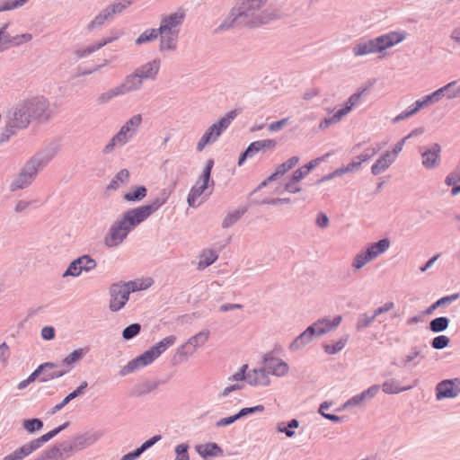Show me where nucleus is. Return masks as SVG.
<instances>
[{
    "label": "nucleus",
    "instance_id": "nucleus-53",
    "mask_svg": "<svg viewBox=\"0 0 460 460\" xmlns=\"http://www.w3.org/2000/svg\"><path fill=\"white\" fill-rule=\"evenodd\" d=\"M82 271H83V270L80 267V264L76 263V260H75L74 261H72L70 263V265L67 268L66 271L65 272L64 276L70 275V276L76 277V276L80 275V273Z\"/></svg>",
    "mask_w": 460,
    "mask_h": 460
},
{
    "label": "nucleus",
    "instance_id": "nucleus-52",
    "mask_svg": "<svg viewBox=\"0 0 460 460\" xmlns=\"http://www.w3.org/2000/svg\"><path fill=\"white\" fill-rule=\"evenodd\" d=\"M330 156V154H325L323 156L317 157L315 159L311 160L309 163L304 165L305 169H307V172L309 173L311 170L315 168L317 165H319L321 163L324 162L328 157Z\"/></svg>",
    "mask_w": 460,
    "mask_h": 460
},
{
    "label": "nucleus",
    "instance_id": "nucleus-22",
    "mask_svg": "<svg viewBox=\"0 0 460 460\" xmlns=\"http://www.w3.org/2000/svg\"><path fill=\"white\" fill-rule=\"evenodd\" d=\"M455 82H451L445 86L439 88L438 90L435 91L433 93L425 96L422 100H418L415 102L414 105L416 106L417 110L419 111L422 107L428 105L429 103L437 102L439 100L440 95L443 92L447 91L451 92V88L453 85H455Z\"/></svg>",
    "mask_w": 460,
    "mask_h": 460
},
{
    "label": "nucleus",
    "instance_id": "nucleus-1",
    "mask_svg": "<svg viewBox=\"0 0 460 460\" xmlns=\"http://www.w3.org/2000/svg\"><path fill=\"white\" fill-rule=\"evenodd\" d=\"M267 0H241L231 11L226 21L220 24L218 31H225L234 26L256 27L268 23L274 16L260 10Z\"/></svg>",
    "mask_w": 460,
    "mask_h": 460
},
{
    "label": "nucleus",
    "instance_id": "nucleus-10",
    "mask_svg": "<svg viewBox=\"0 0 460 460\" xmlns=\"http://www.w3.org/2000/svg\"><path fill=\"white\" fill-rule=\"evenodd\" d=\"M131 4L130 0H118L117 3L102 10L90 23L89 27L102 25L107 19L111 18L114 14L121 13L127 6Z\"/></svg>",
    "mask_w": 460,
    "mask_h": 460
},
{
    "label": "nucleus",
    "instance_id": "nucleus-62",
    "mask_svg": "<svg viewBox=\"0 0 460 460\" xmlns=\"http://www.w3.org/2000/svg\"><path fill=\"white\" fill-rule=\"evenodd\" d=\"M38 378V372H36V370H34L29 376L27 379L25 380H22L19 383L18 385V388L19 389H24L28 385H30L31 383L34 382L36 379Z\"/></svg>",
    "mask_w": 460,
    "mask_h": 460
},
{
    "label": "nucleus",
    "instance_id": "nucleus-50",
    "mask_svg": "<svg viewBox=\"0 0 460 460\" xmlns=\"http://www.w3.org/2000/svg\"><path fill=\"white\" fill-rule=\"evenodd\" d=\"M119 89L117 86V87L101 94L99 96V102L101 103H105V102H109L110 100H111L113 97L121 95L122 93H119Z\"/></svg>",
    "mask_w": 460,
    "mask_h": 460
},
{
    "label": "nucleus",
    "instance_id": "nucleus-48",
    "mask_svg": "<svg viewBox=\"0 0 460 460\" xmlns=\"http://www.w3.org/2000/svg\"><path fill=\"white\" fill-rule=\"evenodd\" d=\"M189 446L187 444H180L175 447V460H190L188 454Z\"/></svg>",
    "mask_w": 460,
    "mask_h": 460
},
{
    "label": "nucleus",
    "instance_id": "nucleus-3",
    "mask_svg": "<svg viewBox=\"0 0 460 460\" xmlns=\"http://www.w3.org/2000/svg\"><path fill=\"white\" fill-rule=\"evenodd\" d=\"M341 320L342 317L341 315L334 317L332 321L327 318L318 320L292 342L291 349H297L302 345L312 341L314 335L321 336L335 329L341 323Z\"/></svg>",
    "mask_w": 460,
    "mask_h": 460
},
{
    "label": "nucleus",
    "instance_id": "nucleus-44",
    "mask_svg": "<svg viewBox=\"0 0 460 460\" xmlns=\"http://www.w3.org/2000/svg\"><path fill=\"white\" fill-rule=\"evenodd\" d=\"M23 427L29 433H33L36 430L41 429L43 427V423L39 419H31L24 420Z\"/></svg>",
    "mask_w": 460,
    "mask_h": 460
},
{
    "label": "nucleus",
    "instance_id": "nucleus-9",
    "mask_svg": "<svg viewBox=\"0 0 460 460\" xmlns=\"http://www.w3.org/2000/svg\"><path fill=\"white\" fill-rule=\"evenodd\" d=\"M110 308L116 312L120 310L128 300V289L120 284H113L110 288Z\"/></svg>",
    "mask_w": 460,
    "mask_h": 460
},
{
    "label": "nucleus",
    "instance_id": "nucleus-39",
    "mask_svg": "<svg viewBox=\"0 0 460 460\" xmlns=\"http://www.w3.org/2000/svg\"><path fill=\"white\" fill-rule=\"evenodd\" d=\"M449 320L447 317H438L429 323V328L434 332H440L448 327Z\"/></svg>",
    "mask_w": 460,
    "mask_h": 460
},
{
    "label": "nucleus",
    "instance_id": "nucleus-2",
    "mask_svg": "<svg viewBox=\"0 0 460 460\" xmlns=\"http://www.w3.org/2000/svg\"><path fill=\"white\" fill-rule=\"evenodd\" d=\"M176 338L172 335L164 338L158 343L151 347L143 354L129 361L120 371L122 376L128 375L138 368L146 367L154 362L170 346L175 343Z\"/></svg>",
    "mask_w": 460,
    "mask_h": 460
},
{
    "label": "nucleus",
    "instance_id": "nucleus-60",
    "mask_svg": "<svg viewBox=\"0 0 460 460\" xmlns=\"http://www.w3.org/2000/svg\"><path fill=\"white\" fill-rule=\"evenodd\" d=\"M460 181V173L458 172H453L449 173L445 180V182L448 186L456 185Z\"/></svg>",
    "mask_w": 460,
    "mask_h": 460
},
{
    "label": "nucleus",
    "instance_id": "nucleus-8",
    "mask_svg": "<svg viewBox=\"0 0 460 460\" xmlns=\"http://www.w3.org/2000/svg\"><path fill=\"white\" fill-rule=\"evenodd\" d=\"M67 426V423H65L61 426H59L57 429H54L48 433L42 435L41 437L33 439L19 448H17V451L19 452L21 457L23 459L37 449H39L44 443L50 440L52 438H54L57 434H58L61 430H63Z\"/></svg>",
    "mask_w": 460,
    "mask_h": 460
},
{
    "label": "nucleus",
    "instance_id": "nucleus-49",
    "mask_svg": "<svg viewBox=\"0 0 460 460\" xmlns=\"http://www.w3.org/2000/svg\"><path fill=\"white\" fill-rule=\"evenodd\" d=\"M449 338L445 335H440L433 339L432 347L436 349L446 348L449 344Z\"/></svg>",
    "mask_w": 460,
    "mask_h": 460
},
{
    "label": "nucleus",
    "instance_id": "nucleus-64",
    "mask_svg": "<svg viewBox=\"0 0 460 460\" xmlns=\"http://www.w3.org/2000/svg\"><path fill=\"white\" fill-rule=\"evenodd\" d=\"M308 174L307 172V169H305L304 166L298 168L297 170H296L293 174H292V178H293V181H301L302 179H304L306 175Z\"/></svg>",
    "mask_w": 460,
    "mask_h": 460
},
{
    "label": "nucleus",
    "instance_id": "nucleus-35",
    "mask_svg": "<svg viewBox=\"0 0 460 460\" xmlns=\"http://www.w3.org/2000/svg\"><path fill=\"white\" fill-rule=\"evenodd\" d=\"M129 179V172L127 169L120 170L114 177V179L108 185L110 190H117L121 185L128 182Z\"/></svg>",
    "mask_w": 460,
    "mask_h": 460
},
{
    "label": "nucleus",
    "instance_id": "nucleus-29",
    "mask_svg": "<svg viewBox=\"0 0 460 460\" xmlns=\"http://www.w3.org/2000/svg\"><path fill=\"white\" fill-rule=\"evenodd\" d=\"M378 52L375 39L357 44L353 49L355 56H364L371 53Z\"/></svg>",
    "mask_w": 460,
    "mask_h": 460
},
{
    "label": "nucleus",
    "instance_id": "nucleus-21",
    "mask_svg": "<svg viewBox=\"0 0 460 460\" xmlns=\"http://www.w3.org/2000/svg\"><path fill=\"white\" fill-rule=\"evenodd\" d=\"M440 146L435 144L428 151L422 153V164L428 169L434 168L437 166L440 160Z\"/></svg>",
    "mask_w": 460,
    "mask_h": 460
},
{
    "label": "nucleus",
    "instance_id": "nucleus-40",
    "mask_svg": "<svg viewBox=\"0 0 460 460\" xmlns=\"http://www.w3.org/2000/svg\"><path fill=\"white\" fill-rule=\"evenodd\" d=\"M159 31L156 29H149L145 31L137 40L136 43L137 45L152 41L158 37Z\"/></svg>",
    "mask_w": 460,
    "mask_h": 460
},
{
    "label": "nucleus",
    "instance_id": "nucleus-4",
    "mask_svg": "<svg viewBox=\"0 0 460 460\" xmlns=\"http://www.w3.org/2000/svg\"><path fill=\"white\" fill-rule=\"evenodd\" d=\"M164 199H156L151 204L140 206L126 211L119 219L126 227L131 231L138 225L146 220L164 203Z\"/></svg>",
    "mask_w": 460,
    "mask_h": 460
},
{
    "label": "nucleus",
    "instance_id": "nucleus-19",
    "mask_svg": "<svg viewBox=\"0 0 460 460\" xmlns=\"http://www.w3.org/2000/svg\"><path fill=\"white\" fill-rule=\"evenodd\" d=\"M265 369L277 376H285L288 370V365L280 358L267 357L264 363Z\"/></svg>",
    "mask_w": 460,
    "mask_h": 460
},
{
    "label": "nucleus",
    "instance_id": "nucleus-25",
    "mask_svg": "<svg viewBox=\"0 0 460 460\" xmlns=\"http://www.w3.org/2000/svg\"><path fill=\"white\" fill-rule=\"evenodd\" d=\"M395 158L389 152L384 154L373 165L371 172L374 175H377L386 170L390 164L394 162Z\"/></svg>",
    "mask_w": 460,
    "mask_h": 460
},
{
    "label": "nucleus",
    "instance_id": "nucleus-23",
    "mask_svg": "<svg viewBox=\"0 0 460 460\" xmlns=\"http://www.w3.org/2000/svg\"><path fill=\"white\" fill-rule=\"evenodd\" d=\"M142 85V78L137 73L131 75L127 77L125 82L118 86L119 89V93L126 94L129 92L138 89Z\"/></svg>",
    "mask_w": 460,
    "mask_h": 460
},
{
    "label": "nucleus",
    "instance_id": "nucleus-15",
    "mask_svg": "<svg viewBox=\"0 0 460 460\" xmlns=\"http://www.w3.org/2000/svg\"><path fill=\"white\" fill-rule=\"evenodd\" d=\"M437 398H453L460 393V379L444 380L438 384Z\"/></svg>",
    "mask_w": 460,
    "mask_h": 460
},
{
    "label": "nucleus",
    "instance_id": "nucleus-31",
    "mask_svg": "<svg viewBox=\"0 0 460 460\" xmlns=\"http://www.w3.org/2000/svg\"><path fill=\"white\" fill-rule=\"evenodd\" d=\"M35 172H22L12 183V190L22 189L33 180Z\"/></svg>",
    "mask_w": 460,
    "mask_h": 460
},
{
    "label": "nucleus",
    "instance_id": "nucleus-16",
    "mask_svg": "<svg viewBox=\"0 0 460 460\" xmlns=\"http://www.w3.org/2000/svg\"><path fill=\"white\" fill-rule=\"evenodd\" d=\"M405 38V32L391 31L376 38L375 43L376 44V49L379 52L402 42Z\"/></svg>",
    "mask_w": 460,
    "mask_h": 460
},
{
    "label": "nucleus",
    "instance_id": "nucleus-26",
    "mask_svg": "<svg viewBox=\"0 0 460 460\" xmlns=\"http://www.w3.org/2000/svg\"><path fill=\"white\" fill-rule=\"evenodd\" d=\"M389 246L390 241L386 238L371 244L367 249V252L368 253V259H371L373 261L380 254L384 253L389 248Z\"/></svg>",
    "mask_w": 460,
    "mask_h": 460
},
{
    "label": "nucleus",
    "instance_id": "nucleus-63",
    "mask_svg": "<svg viewBox=\"0 0 460 460\" xmlns=\"http://www.w3.org/2000/svg\"><path fill=\"white\" fill-rule=\"evenodd\" d=\"M241 217L239 212L228 215L223 221V226L228 227L233 225Z\"/></svg>",
    "mask_w": 460,
    "mask_h": 460
},
{
    "label": "nucleus",
    "instance_id": "nucleus-6",
    "mask_svg": "<svg viewBox=\"0 0 460 460\" xmlns=\"http://www.w3.org/2000/svg\"><path fill=\"white\" fill-rule=\"evenodd\" d=\"M142 123V116L140 114L131 117L119 129V131L111 138V142L106 146V149L114 147L115 146L125 145L131 138L137 128Z\"/></svg>",
    "mask_w": 460,
    "mask_h": 460
},
{
    "label": "nucleus",
    "instance_id": "nucleus-41",
    "mask_svg": "<svg viewBox=\"0 0 460 460\" xmlns=\"http://www.w3.org/2000/svg\"><path fill=\"white\" fill-rule=\"evenodd\" d=\"M29 0H13V1H4L0 0V12L13 10L22 6Z\"/></svg>",
    "mask_w": 460,
    "mask_h": 460
},
{
    "label": "nucleus",
    "instance_id": "nucleus-37",
    "mask_svg": "<svg viewBox=\"0 0 460 460\" xmlns=\"http://www.w3.org/2000/svg\"><path fill=\"white\" fill-rule=\"evenodd\" d=\"M359 167H360V162H358L357 160H353L351 163L348 164L346 166L336 169L329 176H327V179H332L333 177L341 176L345 173L352 172L358 170Z\"/></svg>",
    "mask_w": 460,
    "mask_h": 460
},
{
    "label": "nucleus",
    "instance_id": "nucleus-46",
    "mask_svg": "<svg viewBox=\"0 0 460 460\" xmlns=\"http://www.w3.org/2000/svg\"><path fill=\"white\" fill-rule=\"evenodd\" d=\"M346 344V340H340L334 344H324L323 349L328 354H335L341 351Z\"/></svg>",
    "mask_w": 460,
    "mask_h": 460
},
{
    "label": "nucleus",
    "instance_id": "nucleus-11",
    "mask_svg": "<svg viewBox=\"0 0 460 460\" xmlns=\"http://www.w3.org/2000/svg\"><path fill=\"white\" fill-rule=\"evenodd\" d=\"M129 232L126 226L119 220L111 227L104 238V243L108 247L118 246L123 242Z\"/></svg>",
    "mask_w": 460,
    "mask_h": 460
},
{
    "label": "nucleus",
    "instance_id": "nucleus-56",
    "mask_svg": "<svg viewBox=\"0 0 460 460\" xmlns=\"http://www.w3.org/2000/svg\"><path fill=\"white\" fill-rule=\"evenodd\" d=\"M382 389L385 394H398L402 391V389L393 382L384 383Z\"/></svg>",
    "mask_w": 460,
    "mask_h": 460
},
{
    "label": "nucleus",
    "instance_id": "nucleus-7",
    "mask_svg": "<svg viewBox=\"0 0 460 460\" xmlns=\"http://www.w3.org/2000/svg\"><path fill=\"white\" fill-rule=\"evenodd\" d=\"M214 165V161L212 159L208 160L207 165L204 169V172L201 177L197 181L196 184L191 188L189 195H188V204L190 207H197L201 203V200L199 199L204 193V191L208 189V183L210 178V173L212 167Z\"/></svg>",
    "mask_w": 460,
    "mask_h": 460
},
{
    "label": "nucleus",
    "instance_id": "nucleus-27",
    "mask_svg": "<svg viewBox=\"0 0 460 460\" xmlns=\"http://www.w3.org/2000/svg\"><path fill=\"white\" fill-rule=\"evenodd\" d=\"M73 447L71 445H66L63 448L52 447L41 455L43 460H63L64 452H73Z\"/></svg>",
    "mask_w": 460,
    "mask_h": 460
},
{
    "label": "nucleus",
    "instance_id": "nucleus-33",
    "mask_svg": "<svg viewBox=\"0 0 460 460\" xmlns=\"http://www.w3.org/2000/svg\"><path fill=\"white\" fill-rule=\"evenodd\" d=\"M248 382L250 385H268L270 380L264 370H253L252 373L248 376Z\"/></svg>",
    "mask_w": 460,
    "mask_h": 460
},
{
    "label": "nucleus",
    "instance_id": "nucleus-28",
    "mask_svg": "<svg viewBox=\"0 0 460 460\" xmlns=\"http://www.w3.org/2000/svg\"><path fill=\"white\" fill-rule=\"evenodd\" d=\"M198 454L207 458L208 456H216L221 453V448L216 443H207L196 447Z\"/></svg>",
    "mask_w": 460,
    "mask_h": 460
},
{
    "label": "nucleus",
    "instance_id": "nucleus-24",
    "mask_svg": "<svg viewBox=\"0 0 460 460\" xmlns=\"http://www.w3.org/2000/svg\"><path fill=\"white\" fill-rule=\"evenodd\" d=\"M160 68V61L153 60L139 67L137 71L143 79L155 78Z\"/></svg>",
    "mask_w": 460,
    "mask_h": 460
},
{
    "label": "nucleus",
    "instance_id": "nucleus-54",
    "mask_svg": "<svg viewBox=\"0 0 460 460\" xmlns=\"http://www.w3.org/2000/svg\"><path fill=\"white\" fill-rule=\"evenodd\" d=\"M6 25L0 30V50L7 48L8 44L12 42L9 35L5 32Z\"/></svg>",
    "mask_w": 460,
    "mask_h": 460
},
{
    "label": "nucleus",
    "instance_id": "nucleus-58",
    "mask_svg": "<svg viewBox=\"0 0 460 460\" xmlns=\"http://www.w3.org/2000/svg\"><path fill=\"white\" fill-rule=\"evenodd\" d=\"M297 181H293V178L290 177L288 181L286 183L285 190L290 193H296L301 190V188L297 185Z\"/></svg>",
    "mask_w": 460,
    "mask_h": 460
},
{
    "label": "nucleus",
    "instance_id": "nucleus-13",
    "mask_svg": "<svg viewBox=\"0 0 460 460\" xmlns=\"http://www.w3.org/2000/svg\"><path fill=\"white\" fill-rule=\"evenodd\" d=\"M360 97H361V93H354V94H352L349 98V100L346 102L345 106L343 108L340 109L339 111H337L332 118L325 119L324 120H323L320 123L319 128L321 129H325L331 124L339 122L345 115H347L351 111V109L356 104H358V102H359Z\"/></svg>",
    "mask_w": 460,
    "mask_h": 460
},
{
    "label": "nucleus",
    "instance_id": "nucleus-12",
    "mask_svg": "<svg viewBox=\"0 0 460 460\" xmlns=\"http://www.w3.org/2000/svg\"><path fill=\"white\" fill-rule=\"evenodd\" d=\"M185 17L183 11H179L164 16L158 29L159 33H179V26L182 23Z\"/></svg>",
    "mask_w": 460,
    "mask_h": 460
},
{
    "label": "nucleus",
    "instance_id": "nucleus-14",
    "mask_svg": "<svg viewBox=\"0 0 460 460\" xmlns=\"http://www.w3.org/2000/svg\"><path fill=\"white\" fill-rule=\"evenodd\" d=\"M35 370L38 372V377L40 376L41 382L58 378L68 372V369H63L61 366L50 362L40 365Z\"/></svg>",
    "mask_w": 460,
    "mask_h": 460
},
{
    "label": "nucleus",
    "instance_id": "nucleus-59",
    "mask_svg": "<svg viewBox=\"0 0 460 460\" xmlns=\"http://www.w3.org/2000/svg\"><path fill=\"white\" fill-rule=\"evenodd\" d=\"M376 154V151L375 148H368L367 149L363 154H361L360 155H358L356 160L358 162H360L363 163L365 161H367L368 159H370L372 156H374Z\"/></svg>",
    "mask_w": 460,
    "mask_h": 460
},
{
    "label": "nucleus",
    "instance_id": "nucleus-5",
    "mask_svg": "<svg viewBox=\"0 0 460 460\" xmlns=\"http://www.w3.org/2000/svg\"><path fill=\"white\" fill-rule=\"evenodd\" d=\"M236 111H230L226 117L220 119L217 123L213 124L208 128L200 140L198 142V151H202L204 147L210 143L215 142L222 132L230 125L231 121L235 118Z\"/></svg>",
    "mask_w": 460,
    "mask_h": 460
},
{
    "label": "nucleus",
    "instance_id": "nucleus-30",
    "mask_svg": "<svg viewBox=\"0 0 460 460\" xmlns=\"http://www.w3.org/2000/svg\"><path fill=\"white\" fill-rule=\"evenodd\" d=\"M84 354L85 351L83 349L74 350L72 353H70L66 358L63 359L62 364L60 366L63 367V369H68L69 372L74 367V365L82 359Z\"/></svg>",
    "mask_w": 460,
    "mask_h": 460
},
{
    "label": "nucleus",
    "instance_id": "nucleus-18",
    "mask_svg": "<svg viewBox=\"0 0 460 460\" xmlns=\"http://www.w3.org/2000/svg\"><path fill=\"white\" fill-rule=\"evenodd\" d=\"M33 119L31 110L26 102L20 104L13 112V125L16 128H23L28 126L31 119Z\"/></svg>",
    "mask_w": 460,
    "mask_h": 460
},
{
    "label": "nucleus",
    "instance_id": "nucleus-34",
    "mask_svg": "<svg viewBox=\"0 0 460 460\" xmlns=\"http://www.w3.org/2000/svg\"><path fill=\"white\" fill-rule=\"evenodd\" d=\"M161 43L160 49H174L177 44L178 33H160Z\"/></svg>",
    "mask_w": 460,
    "mask_h": 460
},
{
    "label": "nucleus",
    "instance_id": "nucleus-45",
    "mask_svg": "<svg viewBox=\"0 0 460 460\" xmlns=\"http://www.w3.org/2000/svg\"><path fill=\"white\" fill-rule=\"evenodd\" d=\"M141 326L138 323H133L124 329L122 336L126 340L132 339L139 333Z\"/></svg>",
    "mask_w": 460,
    "mask_h": 460
},
{
    "label": "nucleus",
    "instance_id": "nucleus-51",
    "mask_svg": "<svg viewBox=\"0 0 460 460\" xmlns=\"http://www.w3.org/2000/svg\"><path fill=\"white\" fill-rule=\"evenodd\" d=\"M375 318L376 317L374 316V314L372 316H369V315H367L366 314H361L358 317V323H357V328L358 330H360V329L367 327L375 320Z\"/></svg>",
    "mask_w": 460,
    "mask_h": 460
},
{
    "label": "nucleus",
    "instance_id": "nucleus-32",
    "mask_svg": "<svg viewBox=\"0 0 460 460\" xmlns=\"http://www.w3.org/2000/svg\"><path fill=\"white\" fill-rule=\"evenodd\" d=\"M300 159L298 156H292L281 164L278 165L276 168L275 173H273L270 179H272L276 175H283L288 172L289 170L294 168L298 163Z\"/></svg>",
    "mask_w": 460,
    "mask_h": 460
},
{
    "label": "nucleus",
    "instance_id": "nucleus-42",
    "mask_svg": "<svg viewBox=\"0 0 460 460\" xmlns=\"http://www.w3.org/2000/svg\"><path fill=\"white\" fill-rule=\"evenodd\" d=\"M371 261V259H368V253L367 252V251L362 252L355 256L352 266L356 270H359Z\"/></svg>",
    "mask_w": 460,
    "mask_h": 460
},
{
    "label": "nucleus",
    "instance_id": "nucleus-36",
    "mask_svg": "<svg viewBox=\"0 0 460 460\" xmlns=\"http://www.w3.org/2000/svg\"><path fill=\"white\" fill-rule=\"evenodd\" d=\"M147 193V190L144 186L137 187L132 191L126 193L123 198L128 202H136L142 200Z\"/></svg>",
    "mask_w": 460,
    "mask_h": 460
},
{
    "label": "nucleus",
    "instance_id": "nucleus-47",
    "mask_svg": "<svg viewBox=\"0 0 460 460\" xmlns=\"http://www.w3.org/2000/svg\"><path fill=\"white\" fill-rule=\"evenodd\" d=\"M208 332H200L192 338H190L188 343L195 347L202 345L208 341Z\"/></svg>",
    "mask_w": 460,
    "mask_h": 460
},
{
    "label": "nucleus",
    "instance_id": "nucleus-43",
    "mask_svg": "<svg viewBox=\"0 0 460 460\" xmlns=\"http://www.w3.org/2000/svg\"><path fill=\"white\" fill-rule=\"evenodd\" d=\"M76 263H79L82 270L85 271L91 270L96 267L95 261L87 255L76 259Z\"/></svg>",
    "mask_w": 460,
    "mask_h": 460
},
{
    "label": "nucleus",
    "instance_id": "nucleus-61",
    "mask_svg": "<svg viewBox=\"0 0 460 460\" xmlns=\"http://www.w3.org/2000/svg\"><path fill=\"white\" fill-rule=\"evenodd\" d=\"M394 308V302H387L385 303L384 305L376 308L375 311H374V316L376 317L378 316L379 314H383V313H386L392 309Z\"/></svg>",
    "mask_w": 460,
    "mask_h": 460
},
{
    "label": "nucleus",
    "instance_id": "nucleus-17",
    "mask_svg": "<svg viewBox=\"0 0 460 460\" xmlns=\"http://www.w3.org/2000/svg\"><path fill=\"white\" fill-rule=\"evenodd\" d=\"M276 145L277 143L273 139H264L251 143L248 148L240 156L238 164L242 165L247 157H252L259 151L273 149Z\"/></svg>",
    "mask_w": 460,
    "mask_h": 460
},
{
    "label": "nucleus",
    "instance_id": "nucleus-20",
    "mask_svg": "<svg viewBox=\"0 0 460 460\" xmlns=\"http://www.w3.org/2000/svg\"><path fill=\"white\" fill-rule=\"evenodd\" d=\"M26 102L31 110V113L33 119L49 117V115L46 113L49 107L47 100L43 98H35L26 101Z\"/></svg>",
    "mask_w": 460,
    "mask_h": 460
},
{
    "label": "nucleus",
    "instance_id": "nucleus-57",
    "mask_svg": "<svg viewBox=\"0 0 460 460\" xmlns=\"http://www.w3.org/2000/svg\"><path fill=\"white\" fill-rule=\"evenodd\" d=\"M418 111L416 106L414 105L413 108H409L408 110L402 111V113H400L398 116H396L394 119V122H398L400 120H402L404 119H407L409 118L410 116L415 114L416 112Z\"/></svg>",
    "mask_w": 460,
    "mask_h": 460
},
{
    "label": "nucleus",
    "instance_id": "nucleus-55",
    "mask_svg": "<svg viewBox=\"0 0 460 460\" xmlns=\"http://www.w3.org/2000/svg\"><path fill=\"white\" fill-rule=\"evenodd\" d=\"M88 384L87 382L84 381L80 386H78L75 391L70 393L68 395L66 396V402H70L71 400L75 399L78 395L82 394L84 391V389L87 387Z\"/></svg>",
    "mask_w": 460,
    "mask_h": 460
},
{
    "label": "nucleus",
    "instance_id": "nucleus-38",
    "mask_svg": "<svg viewBox=\"0 0 460 460\" xmlns=\"http://www.w3.org/2000/svg\"><path fill=\"white\" fill-rule=\"evenodd\" d=\"M217 259V254L212 250L205 251L199 259V269H205Z\"/></svg>",
    "mask_w": 460,
    "mask_h": 460
}]
</instances>
